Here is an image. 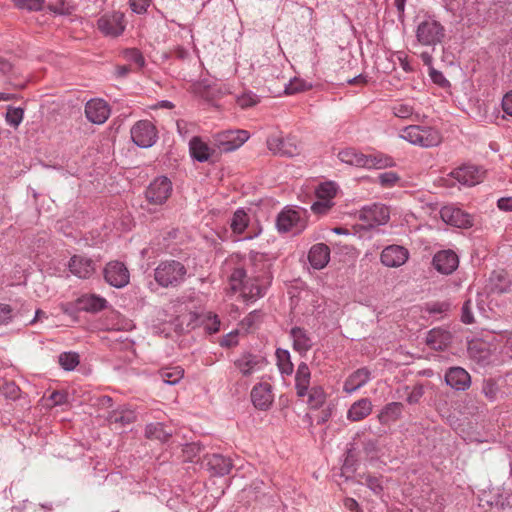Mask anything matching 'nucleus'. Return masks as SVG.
I'll use <instances>...</instances> for the list:
<instances>
[{
	"instance_id": "nucleus-1",
	"label": "nucleus",
	"mask_w": 512,
	"mask_h": 512,
	"mask_svg": "<svg viewBox=\"0 0 512 512\" xmlns=\"http://www.w3.org/2000/svg\"><path fill=\"white\" fill-rule=\"evenodd\" d=\"M272 276L270 263L264 255L255 253L249 257L248 262L233 269L229 284L233 291H239L247 301H255L265 294L270 285Z\"/></svg>"
},
{
	"instance_id": "nucleus-2",
	"label": "nucleus",
	"mask_w": 512,
	"mask_h": 512,
	"mask_svg": "<svg viewBox=\"0 0 512 512\" xmlns=\"http://www.w3.org/2000/svg\"><path fill=\"white\" fill-rule=\"evenodd\" d=\"M187 267L178 260L161 261L154 269V279L163 288H176L186 280Z\"/></svg>"
},
{
	"instance_id": "nucleus-3",
	"label": "nucleus",
	"mask_w": 512,
	"mask_h": 512,
	"mask_svg": "<svg viewBox=\"0 0 512 512\" xmlns=\"http://www.w3.org/2000/svg\"><path fill=\"white\" fill-rule=\"evenodd\" d=\"M400 137L413 145L424 148L438 146L442 137L440 132L430 126L410 125L400 132Z\"/></svg>"
},
{
	"instance_id": "nucleus-4",
	"label": "nucleus",
	"mask_w": 512,
	"mask_h": 512,
	"mask_svg": "<svg viewBox=\"0 0 512 512\" xmlns=\"http://www.w3.org/2000/svg\"><path fill=\"white\" fill-rule=\"evenodd\" d=\"M307 226L304 211L286 207L277 216L276 227L280 233L298 235Z\"/></svg>"
},
{
	"instance_id": "nucleus-5",
	"label": "nucleus",
	"mask_w": 512,
	"mask_h": 512,
	"mask_svg": "<svg viewBox=\"0 0 512 512\" xmlns=\"http://www.w3.org/2000/svg\"><path fill=\"white\" fill-rule=\"evenodd\" d=\"M357 218L365 228H375L385 225L390 219V211L387 206L381 203H373L363 206L356 213Z\"/></svg>"
},
{
	"instance_id": "nucleus-6",
	"label": "nucleus",
	"mask_w": 512,
	"mask_h": 512,
	"mask_svg": "<svg viewBox=\"0 0 512 512\" xmlns=\"http://www.w3.org/2000/svg\"><path fill=\"white\" fill-rule=\"evenodd\" d=\"M173 185L169 178L160 176L155 178L145 190V198L151 205L161 206L169 199Z\"/></svg>"
},
{
	"instance_id": "nucleus-7",
	"label": "nucleus",
	"mask_w": 512,
	"mask_h": 512,
	"mask_svg": "<svg viewBox=\"0 0 512 512\" xmlns=\"http://www.w3.org/2000/svg\"><path fill=\"white\" fill-rule=\"evenodd\" d=\"M444 27L437 20L428 17L421 21L416 30L417 40L427 46L440 43L444 37Z\"/></svg>"
},
{
	"instance_id": "nucleus-8",
	"label": "nucleus",
	"mask_w": 512,
	"mask_h": 512,
	"mask_svg": "<svg viewBox=\"0 0 512 512\" xmlns=\"http://www.w3.org/2000/svg\"><path fill=\"white\" fill-rule=\"evenodd\" d=\"M130 133L132 141L140 148L152 147L158 139L156 127L148 120L136 122Z\"/></svg>"
},
{
	"instance_id": "nucleus-9",
	"label": "nucleus",
	"mask_w": 512,
	"mask_h": 512,
	"mask_svg": "<svg viewBox=\"0 0 512 512\" xmlns=\"http://www.w3.org/2000/svg\"><path fill=\"white\" fill-rule=\"evenodd\" d=\"M267 147L275 155L293 157L300 152L299 144L294 136L283 137L272 134L267 138Z\"/></svg>"
},
{
	"instance_id": "nucleus-10",
	"label": "nucleus",
	"mask_w": 512,
	"mask_h": 512,
	"mask_svg": "<svg viewBox=\"0 0 512 512\" xmlns=\"http://www.w3.org/2000/svg\"><path fill=\"white\" fill-rule=\"evenodd\" d=\"M125 27V16L121 12L105 13L97 20L98 30L106 37L120 36Z\"/></svg>"
},
{
	"instance_id": "nucleus-11",
	"label": "nucleus",
	"mask_w": 512,
	"mask_h": 512,
	"mask_svg": "<svg viewBox=\"0 0 512 512\" xmlns=\"http://www.w3.org/2000/svg\"><path fill=\"white\" fill-rule=\"evenodd\" d=\"M249 139L246 130H227L214 136L215 145L221 152H231L238 149Z\"/></svg>"
},
{
	"instance_id": "nucleus-12",
	"label": "nucleus",
	"mask_w": 512,
	"mask_h": 512,
	"mask_svg": "<svg viewBox=\"0 0 512 512\" xmlns=\"http://www.w3.org/2000/svg\"><path fill=\"white\" fill-rule=\"evenodd\" d=\"M448 176L457 181L460 185L471 187L479 184L483 180L485 170L479 166L464 164L453 169Z\"/></svg>"
},
{
	"instance_id": "nucleus-13",
	"label": "nucleus",
	"mask_w": 512,
	"mask_h": 512,
	"mask_svg": "<svg viewBox=\"0 0 512 512\" xmlns=\"http://www.w3.org/2000/svg\"><path fill=\"white\" fill-rule=\"evenodd\" d=\"M104 278L111 286L123 288L129 283L130 274L122 262L112 261L104 268Z\"/></svg>"
},
{
	"instance_id": "nucleus-14",
	"label": "nucleus",
	"mask_w": 512,
	"mask_h": 512,
	"mask_svg": "<svg viewBox=\"0 0 512 512\" xmlns=\"http://www.w3.org/2000/svg\"><path fill=\"white\" fill-rule=\"evenodd\" d=\"M70 272L81 279L90 278L96 271L97 260L86 255H74L68 264Z\"/></svg>"
},
{
	"instance_id": "nucleus-15",
	"label": "nucleus",
	"mask_w": 512,
	"mask_h": 512,
	"mask_svg": "<svg viewBox=\"0 0 512 512\" xmlns=\"http://www.w3.org/2000/svg\"><path fill=\"white\" fill-rule=\"evenodd\" d=\"M441 219L458 228H469L473 225L472 216L455 206H444L440 210Z\"/></svg>"
},
{
	"instance_id": "nucleus-16",
	"label": "nucleus",
	"mask_w": 512,
	"mask_h": 512,
	"mask_svg": "<svg viewBox=\"0 0 512 512\" xmlns=\"http://www.w3.org/2000/svg\"><path fill=\"white\" fill-rule=\"evenodd\" d=\"M266 364L264 357L250 352L241 354L234 360V365L242 376H250L261 370Z\"/></svg>"
},
{
	"instance_id": "nucleus-17",
	"label": "nucleus",
	"mask_w": 512,
	"mask_h": 512,
	"mask_svg": "<svg viewBox=\"0 0 512 512\" xmlns=\"http://www.w3.org/2000/svg\"><path fill=\"white\" fill-rule=\"evenodd\" d=\"M110 107L100 98L89 100L85 105V116L93 124H103L109 118Z\"/></svg>"
},
{
	"instance_id": "nucleus-18",
	"label": "nucleus",
	"mask_w": 512,
	"mask_h": 512,
	"mask_svg": "<svg viewBox=\"0 0 512 512\" xmlns=\"http://www.w3.org/2000/svg\"><path fill=\"white\" fill-rule=\"evenodd\" d=\"M409 257L408 250L400 245H390L383 249L381 263L390 268L400 267L406 263Z\"/></svg>"
},
{
	"instance_id": "nucleus-19",
	"label": "nucleus",
	"mask_w": 512,
	"mask_h": 512,
	"mask_svg": "<svg viewBox=\"0 0 512 512\" xmlns=\"http://www.w3.org/2000/svg\"><path fill=\"white\" fill-rule=\"evenodd\" d=\"M272 387L267 382L256 384L251 390V401L255 408L267 410L273 402Z\"/></svg>"
},
{
	"instance_id": "nucleus-20",
	"label": "nucleus",
	"mask_w": 512,
	"mask_h": 512,
	"mask_svg": "<svg viewBox=\"0 0 512 512\" xmlns=\"http://www.w3.org/2000/svg\"><path fill=\"white\" fill-rule=\"evenodd\" d=\"M459 264L457 254L452 250H442L433 257V265L437 271L449 275L454 272Z\"/></svg>"
},
{
	"instance_id": "nucleus-21",
	"label": "nucleus",
	"mask_w": 512,
	"mask_h": 512,
	"mask_svg": "<svg viewBox=\"0 0 512 512\" xmlns=\"http://www.w3.org/2000/svg\"><path fill=\"white\" fill-rule=\"evenodd\" d=\"M205 465L212 475L220 477L229 474L233 467L231 459L221 454L207 455Z\"/></svg>"
},
{
	"instance_id": "nucleus-22",
	"label": "nucleus",
	"mask_w": 512,
	"mask_h": 512,
	"mask_svg": "<svg viewBox=\"0 0 512 512\" xmlns=\"http://www.w3.org/2000/svg\"><path fill=\"white\" fill-rule=\"evenodd\" d=\"M446 384L455 390H466L471 384L468 372L461 367H452L445 374Z\"/></svg>"
},
{
	"instance_id": "nucleus-23",
	"label": "nucleus",
	"mask_w": 512,
	"mask_h": 512,
	"mask_svg": "<svg viewBox=\"0 0 512 512\" xmlns=\"http://www.w3.org/2000/svg\"><path fill=\"white\" fill-rule=\"evenodd\" d=\"M308 260L314 269H323L330 260V248L324 243H317L310 248Z\"/></svg>"
},
{
	"instance_id": "nucleus-24",
	"label": "nucleus",
	"mask_w": 512,
	"mask_h": 512,
	"mask_svg": "<svg viewBox=\"0 0 512 512\" xmlns=\"http://www.w3.org/2000/svg\"><path fill=\"white\" fill-rule=\"evenodd\" d=\"M371 378V373L367 368H360L348 376L343 385V391L352 394L363 387Z\"/></svg>"
},
{
	"instance_id": "nucleus-25",
	"label": "nucleus",
	"mask_w": 512,
	"mask_h": 512,
	"mask_svg": "<svg viewBox=\"0 0 512 512\" xmlns=\"http://www.w3.org/2000/svg\"><path fill=\"white\" fill-rule=\"evenodd\" d=\"M290 337L293 341V349L300 354H306L313 346L308 332L301 327H293L290 330Z\"/></svg>"
},
{
	"instance_id": "nucleus-26",
	"label": "nucleus",
	"mask_w": 512,
	"mask_h": 512,
	"mask_svg": "<svg viewBox=\"0 0 512 512\" xmlns=\"http://www.w3.org/2000/svg\"><path fill=\"white\" fill-rule=\"evenodd\" d=\"M77 303L81 311L96 313L105 309L108 302L96 294H85L77 298Z\"/></svg>"
},
{
	"instance_id": "nucleus-27",
	"label": "nucleus",
	"mask_w": 512,
	"mask_h": 512,
	"mask_svg": "<svg viewBox=\"0 0 512 512\" xmlns=\"http://www.w3.org/2000/svg\"><path fill=\"white\" fill-rule=\"evenodd\" d=\"M452 340V335L449 331L434 328L428 332L426 343L434 350H444Z\"/></svg>"
},
{
	"instance_id": "nucleus-28",
	"label": "nucleus",
	"mask_w": 512,
	"mask_h": 512,
	"mask_svg": "<svg viewBox=\"0 0 512 512\" xmlns=\"http://www.w3.org/2000/svg\"><path fill=\"white\" fill-rule=\"evenodd\" d=\"M311 372L305 362H301L295 375V389L298 397H305L310 386Z\"/></svg>"
},
{
	"instance_id": "nucleus-29",
	"label": "nucleus",
	"mask_w": 512,
	"mask_h": 512,
	"mask_svg": "<svg viewBox=\"0 0 512 512\" xmlns=\"http://www.w3.org/2000/svg\"><path fill=\"white\" fill-rule=\"evenodd\" d=\"M372 412V403L368 398L354 402L347 412V419L353 422L361 421Z\"/></svg>"
},
{
	"instance_id": "nucleus-30",
	"label": "nucleus",
	"mask_w": 512,
	"mask_h": 512,
	"mask_svg": "<svg viewBox=\"0 0 512 512\" xmlns=\"http://www.w3.org/2000/svg\"><path fill=\"white\" fill-rule=\"evenodd\" d=\"M189 150L192 158L198 162H206L212 155L213 150L200 137L195 136L189 141Z\"/></svg>"
},
{
	"instance_id": "nucleus-31",
	"label": "nucleus",
	"mask_w": 512,
	"mask_h": 512,
	"mask_svg": "<svg viewBox=\"0 0 512 512\" xmlns=\"http://www.w3.org/2000/svg\"><path fill=\"white\" fill-rule=\"evenodd\" d=\"M395 165V162L392 157L377 152L373 154L366 155L365 157V165L366 169H384L387 167H392Z\"/></svg>"
},
{
	"instance_id": "nucleus-32",
	"label": "nucleus",
	"mask_w": 512,
	"mask_h": 512,
	"mask_svg": "<svg viewBox=\"0 0 512 512\" xmlns=\"http://www.w3.org/2000/svg\"><path fill=\"white\" fill-rule=\"evenodd\" d=\"M366 154L357 151L355 148H345L338 153L341 162L364 168Z\"/></svg>"
},
{
	"instance_id": "nucleus-33",
	"label": "nucleus",
	"mask_w": 512,
	"mask_h": 512,
	"mask_svg": "<svg viewBox=\"0 0 512 512\" xmlns=\"http://www.w3.org/2000/svg\"><path fill=\"white\" fill-rule=\"evenodd\" d=\"M110 424H117L124 427L136 420L135 412L130 409L115 410L109 413L107 417Z\"/></svg>"
},
{
	"instance_id": "nucleus-34",
	"label": "nucleus",
	"mask_w": 512,
	"mask_h": 512,
	"mask_svg": "<svg viewBox=\"0 0 512 512\" xmlns=\"http://www.w3.org/2000/svg\"><path fill=\"white\" fill-rule=\"evenodd\" d=\"M145 436L151 440L166 442L172 436V431H167L162 423H149L145 428Z\"/></svg>"
},
{
	"instance_id": "nucleus-35",
	"label": "nucleus",
	"mask_w": 512,
	"mask_h": 512,
	"mask_svg": "<svg viewBox=\"0 0 512 512\" xmlns=\"http://www.w3.org/2000/svg\"><path fill=\"white\" fill-rule=\"evenodd\" d=\"M158 375L164 383L175 385L183 378L184 371L179 366L168 367L160 369Z\"/></svg>"
},
{
	"instance_id": "nucleus-36",
	"label": "nucleus",
	"mask_w": 512,
	"mask_h": 512,
	"mask_svg": "<svg viewBox=\"0 0 512 512\" xmlns=\"http://www.w3.org/2000/svg\"><path fill=\"white\" fill-rule=\"evenodd\" d=\"M249 217L243 209H237L231 219L230 227L235 234H242L247 228Z\"/></svg>"
},
{
	"instance_id": "nucleus-37",
	"label": "nucleus",
	"mask_w": 512,
	"mask_h": 512,
	"mask_svg": "<svg viewBox=\"0 0 512 512\" xmlns=\"http://www.w3.org/2000/svg\"><path fill=\"white\" fill-rule=\"evenodd\" d=\"M391 111L394 116L401 119H412L413 121H418L420 115L414 112V107L407 103H395L391 106Z\"/></svg>"
},
{
	"instance_id": "nucleus-38",
	"label": "nucleus",
	"mask_w": 512,
	"mask_h": 512,
	"mask_svg": "<svg viewBox=\"0 0 512 512\" xmlns=\"http://www.w3.org/2000/svg\"><path fill=\"white\" fill-rule=\"evenodd\" d=\"M306 396H308L307 403L311 409H319L326 402V393L320 386L312 387Z\"/></svg>"
},
{
	"instance_id": "nucleus-39",
	"label": "nucleus",
	"mask_w": 512,
	"mask_h": 512,
	"mask_svg": "<svg viewBox=\"0 0 512 512\" xmlns=\"http://www.w3.org/2000/svg\"><path fill=\"white\" fill-rule=\"evenodd\" d=\"M277 365L281 374L290 375L293 372V363L291 362L290 353L285 349L276 350Z\"/></svg>"
},
{
	"instance_id": "nucleus-40",
	"label": "nucleus",
	"mask_w": 512,
	"mask_h": 512,
	"mask_svg": "<svg viewBox=\"0 0 512 512\" xmlns=\"http://www.w3.org/2000/svg\"><path fill=\"white\" fill-rule=\"evenodd\" d=\"M58 362L64 370L72 371L79 365L80 357L76 352H63L59 355Z\"/></svg>"
},
{
	"instance_id": "nucleus-41",
	"label": "nucleus",
	"mask_w": 512,
	"mask_h": 512,
	"mask_svg": "<svg viewBox=\"0 0 512 512\" xmlns=\"http://www.w3.org/2000/svg\"><path fill=\"white\" fill-rule=\"evenodd\" d=\"M14 6L20 10L41 11L44 8L45 0H12Z\"/></svg>"
},
{
	"instance_id": "nucleus-42",
	"label": "nucleus",
	"mask_w": 512,
	"mask_h": 512,
	"mask_svg": "<svg viewBox=\"0 0 512 512\" xmlns=\"http://www.w3.org/2000/svg\"><path fill=\"white\" fill-rule=\"evenodd\" d=\"M311 87V83L295 77L294 79H291L288 84L285 85V93L291 95L298 92L306 91Z\"/></svg>"
},
{
	"instance_id": "nucleus-43",
	"label": "nucleus",
	"mask_w": 512,
	"mask_h": 512,
	"mask_svg": "<svg viewBox=\"0 0 512 512\" xmlns=\"http://www.w3.org/2000/svg\"><path fill=\"white\" fill-rule=\"evenodd\" d=\"M337 186L333 182H325L318 186L316 189L317 198L332 199L336 196Z\"/></svg>"
},
{
	"instance_id": "nucleus-44",
	"label": "nucleus",
	"mask_w": 512,
	"mask_h": 512,
	"mask_svg": "<svg viewBox=\"0 0 512 512\" xmlns=\"http://www.w3.org/2000/svg\"><path fill=\"white\" fill-rule=\"evenodd\" d=\"M68 401V394L65 391L55 390L46 398V406L54 407L66 404Z\"/></svg>"
},
{
	"instance_id": "nucleus-45",
	"label": "nucleus",
	"mask_w": 512,
	"mask_h": 512,
	"mask_svg": "<svg viewBox=\"0 0 512 512\" xmlns=\"http://www.w3.org/2000/svg\"><path fill=\"white\" fill-rule=\"evenodd\" d=\"M236 103L242 108L247 109L259 103V97L253 92H245L237 96Z\"/></svg>"
},
{
	"instance_id": "nucleus-46",
	"label": "nucleus",
	"mask_w": 512,
	"mask_h": 512,
	"mask_svg": "<svg viewBox=\"0 0 512 512\" xmlns=\"http://www.w3.org/2000/svg\"><path fill=\"white\" fill-rule=\"evenodd\" d=\"M121 55L123 60L134 63V64H144V57L141 51L137 48H127L121 51Z\"/></svg>"
},
{
	"instance_id": "nucleus-47",
	"label": "nucleus",
	"mask_w": 512,
	"mask_h": 512,
	"mask_svg": "<svg viewBox=\"0 0 512 512\" xmlns=\"http://www.w3.org/2000/svg\"><path fill=\"white\" fill-rule=\"evenodd\" d=\"M2 395L10 400H16L20 397L21 390L14 382H5L0 387Z\"/></svg>"
},
{
	"instance_id": "nucleus-48",
	"label": "nucleus",
	"mask_w": 512,
	"mask_h": 512,
	"mask_svg": "<svg viewBox=\"0 0 512 512\" xmlns=\"http://www.w3.org/2000/svg\"><path fill=\"white\" fill-rule=\"evenodd\" d=\"M24 111L21 108L8 107L6 121L9 125L17 127L23 120Z\"/></svg>"
},
{
	"instance_id": "nucleus-49",
	"label": "nucleus",
	"mask_w": 512,
	"mask_h": 512,
	"mask_svg": "<svg viewBox=\"0 0 512 512\" xmlns=\"http://www.w3.org/2000/svg\"><path fill=\"white\" fill-rule=\"evenodd\" d=\"M333 205L334 203L330 199L317 198V201L312 204L311 210L315 214L323 215L326 214Z\"/></svg>"
},
{
	"instance_id": "nucleus-50",
	"label": "nucleus",
	"mask_w": 512,
	"mask_h": 512,
	"mask_svg": "<svg viewBox=\"0 0 512 512\" xmlns=\"http://www.w3.org/2000/svg\"><path fill=\"white\" fill-rule=\"evenodd\" d=\"M204 328L210 334L216 333L220 329V320L216 314L208 313L204 320Z\"/></svg>"
},
{
	"instance_id": "nucleus-51",
	"label": "nucleus",
	"mask_w": 512,
	"mask_h": 512,
	"mask_svg": "<svg viewBox=\"0 0 512 512\" xmlns=\"http://www.w3.org/2000/svg\"><path fill=\"white\" fill-rule=\"evenodd\" d=\"M450 305L446 302L427 303L425 311L430 315H441L449 310Z\"/></svg>"
},
{
	"instance_id": "nucleus-52",
	"label": "nucleus",
	"mask_w": 512,
	"mask_h": 512,
	"mask_svg": "<svg viewBox=\"0 0 512 512\" xmlns=\"http://www.w3.org/2000/svg\"><path fill=\"white\" fill-rule=\"evenodd\" d=\"M429 76L433 83L437 84L441 88L450 87L449 81L445 78L442 72L436 70L433 66H429Z\"/></svg>"
},
{
	"instance_id": "nucleus-53",
	"label": "nucleus",
	"mask_w": 512,
	"mask_h": 512,
	"mask_svg": "<svg viewBox=\"0 0 512 512\" xmlns=\"http://www.w3.org/2000/svg\"><path fill=\"white\" fill-rule=\"evenodd\" d=\"M177 132L183 138H186L188 135L195 131L196 125L192 122H187L185 120H177L176 122Z\"/></svg>"
},
{
	"instance_id": "nucleus-54",
	"label": "nucleus",
	"mask_w": 512,
	"mask_h": 512,
	"mask_svg": "<svg viewBox=\"0 0 512 512\" xmlns=\"http://www.w3.org/2000/svg\"><path fill=\"white\" fill-rule=\"evenodd\" d=\"M399 180H400V177L395 172H392V171L384 172L379 175V183L383 187H392Z\"/></svg>"
},
{
	"instance_id": "nucleus-55",
	"label": "nucleus",
	"mask_w": 512,
	"mask_h": 512,
	"mask_svg": "<svg viewBox=\"0 0 512 512\" xmlns=\"http://www.w3.org/2000/svg\"><path fill=\"white\" fill-rule=\"evenodd\" d=\"M482 391L490 401H494L498 394V386L493 380H486L483 383Z\"/></svg>"
},
{
	"instance_id": "nucleus-56",
	"label": "nucleus",
	"mask_w": 512,
	"mask_h": 512,
	"mask_svg": "<svg viewBox=\"0 0 512 512\" xmlns=\"http://www.w3.org/2000/svg\"><path fill=\"white\" fill-rule=\"evenodd\" d=\"M152 0H129L131 10L136 14H145Z\"/></svg>"
},
{
	"instance_id": "nucleus-57",
	"label": "nucleus",
	"mask_w": 512,
	"mask_h": 512,
	"mask_svg": "<svg viewBox=\"0 0 512 512\" xmlns=\"http://www.w3.org/2000/svg\"><path fill=\"white\" fill-rule=\"evenodd\" d=\"M424 395V387L422 384L415 385L407 395V402L409 404H416Z\"/></svg>"
},
{
	"instance_id": "nucleus-58",
	"label": "nucleus",
	"mask_w": 512,
	"mask_h": 512,
	"mask_svg": "<svg viewBox=\"0 0 512 512\" xmlns=\"http://www.w3.org/2000/svg\"><path fill=\"white\" fill-rule=\"evenodd\" d=\"M402 404L399 402H392L385 406L383 410V415L388 417L398 418L402 412Z\"/></svg>"
},
{
	"instance_id": "nucleus-59",
	"label": "nucleus",
	"mask_w": 512,
	"mask_h": 512,
	"mask_svg": "<svg viewBox=\"0 0 512 512\" xmlns=\"http://www.w3.org/2000/svg\"><path fill=\"white\" fill-rule=\"evenodd\" d=\"M13 317L12 307L8 304L0 303V325L9 323Z\"/></svg>"
},
{
	"instance_id": "nucleus-60",
	"label": "nucleus",
	"mask_w": 512,
	"mask_h": 512,
	"mask_svg": "<svg viewBox=\"0 0 512 512\" xmlns=\"http://www.w3.org/2000/svg\"><path fill=\"white\" fill-rule=\"evenodd\" d=\"M461 320L465 324H472L474 322L473 314L471 311V301H466L462 306Z\"/></svg>"
},
{
	"instance_id": "nucleus-61",
	"label": "nucleus",
	"mask_w": 512,
	"mask_h": 512,
	"mask_svg": "<svg viewBox=\"0 0 512 512\" xmlns=\"http://www.w3.org/2000/svg\"><path fill=\"white\" fill-rule=\"evenodd\" d=\"M201 451V446L197 443H190L185 445L183 449V453L185 457L192 461L194 457H196Z\"/></svg>"
},
{
	"instance_id": "nucleus-62",
	"label": "nucleus",
	"mask_w": 512,
	"mask_h": 512,
	"mask_svg": "<svg viewBox=\"0 0 512 512\" xmlns=\"http://www.w3.org/2000/svg\"><path fill=\"white\" fill-rule=\"evenodd\" d=\"M366 484L375 494H380L383 490L381 481L377 477L368 475L366 477Z\"/></svg>"
},
{
	"instance_id": "nucleus-63",
	"label": "nucleus",
	"mask_w": 512,
	"mask_h": 512,
	"mask_svg": "<svg viewBox=\"0 0 512 512\" xmlns=\"http://www.w3.org/2000/svg\"><path fill=\"white\" fill-rule=\"evenodd\" d=\"M60 309L64 314H67L69 316H73V315L77 314L79 311H81L80 308H78L77 300L74 303H72V302L62 303L60 305Z\"/></svg>"
},
{
	"instance_id": "nucleus-64",
	"label": "nucleus",
	"mask_w": 512,
	"mask_h": 512,
	"mask_svg": "<svg viewBox=\"0 0 512 512\" xmlns=\"http://www.w3.org/2000/svg\"><path fill=\"white\" fill-rule=\"evenodd\" d=\"M503 111L512 116V90L507 92L502 99Z\"/></svg>"
}]
</instances>
